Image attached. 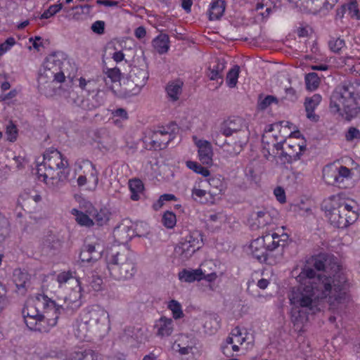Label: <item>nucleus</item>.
<instances>
[{
    "mask_svg": "<svg viewBox=\"0 0 360 360\" xmlns=\"http://www.w3.org/2000/svg\"><path fill=\"white\" fill-rule=\"evenodd\" d=\"M297 278L302 284L293 288L288 296L292 306V321L295 324L307 320V314H314L319 311L318 302L320 300H326L332 309L344 302L338 300L330 302V296L335 298L337 295L331 288V279L316 276V271L311 267L305 266Z\"/></svg>",
    "mask_w": 360,
    "mask_h": 360,
    "instance_id": "1",
    "label": "nucleus"
},
{
    "mask_svg": "<svg viewBox=\"0 0 360 360\" xmlns=\"http://www.w3.org/2000/svg\"><path fill=\"white\" fill-rule=\"evenodd\" d=\"M330 110L345 115L348 121L360 113V82H345L338 85L330 96Z\"/></svg>",
    "mask_w": 360,
    "mask_h": 360,
    "instance_id": "2",
    "label": "nucleus"
},
{
    "mask_svg": "<svg viewBox=\"0 0 360 360\" xmlns=\"http://www.w3.org/2000/svg\"><path fill=\"white\" fill-rule=\"evenodd\" d=\"M323 209L330 224L338 229L347 228L359 216L356 202L345 198L342 194L332 195L325 200Z\"/></svg>",
    "mask_w": 360,
    "mask_h": 360,
    "instance_id": "3",
    "label": "nucleus"
},
{
    "mask_svg": "<svg viewBox=\"0 0 360 360\" xmlns=\"http://www.w3.org/2000/svg\"><path fill=\"white\" fill-rule=\"evenodd\" d=\"M313 266L316 270L324 272L323 274H316V276H321L322 278L331 279V288L337 295H335V298L330 296V302H334V300L345 302L347 297L345 291L347 277L336 258L327 254H320L314 258Z\"/></svg>",
    "mask_w": 360,
    "mask_h": 360,
    "instance_id": "4",
    "label": "nucleus"
},
{
    "mask_svg": "<svg viewBox=\"0 0 360 360\" xmlns=\"http://www.w3.org/2000/svg\"><path fill=\"white\" fill-rule=\"evenodd\" d=\"M108 312L98 305L86 308L77 321L75 335L80 340H84L89 333L101 335L110 328Z\"/></svg>",
    "mask_w": 360,
    "mask_h": 360,
    "instance_id": "5",
    "label": "nucleus"
},
{
    "mask_svg": "<svg viewBox=\"0 0 360 360\" xmlns=\"http://www.w3.org/2000/svg\"><path fill=\"white\" fill-rule=\"evenodd\" d=\"M106 263L110 276L115 281L129 280L137 271L135 256L127 250L110 255Z\"/></svg>",
    "mask_w": 360,
    "mask_h": 360,
    "instance_id": "6",
    "label": "nucleus"
},
{
    "mask_svg": "<svg viewBox=\"0 0 360 360\" xmlns=\"http://www.w3.org/2000/svg\"><path fill=\"white\" fill-rule=\"evenodd\" d=\"M76 285L71 289V291L63 297V303L61 304H56L55 301L49 298L46 295H39L37 298V305L49 311L58 312L59 314L61 311L67 312H74L82 306V287L78 280L75 281Z\"/></svg>",
    "mask_w": 360,
    "mask_h": 360,
    "instance_id": "7",
    "label": "nucleus"
},
{
    "mask_svg": "<svg viewBox=\"0 0 360 360\" xmlns=\"http://www.w3.org/2000/svg\"><path fill=\"white\" fill-rule=\"evenodd\" d=\"M219 132L226 137L233 134L238 135V140L234 143L233 150L226 149V152L231 156L239 154L248 140V127L245 120L240 117H230L222 122L219 127Z\"/></svg>",
    "mask_w": 360,
    "mask_h": 360,
    "instance_id": "8",
    "label": "nucleus"
},
{
    "mask_svg": "<svg viewBox=\"0 0 360 360\" xmlns=\"http://www.w3.org/2000/svg\"><path fill=\"white\" fill-rule=\"evenodd\" d=\"M175 124L158 126L149 134L151 147L154 150H162L175 138Z\"/></svg>",
    "mask_w": 360,
    "mask_h": 360,
    "instance_id": "9",
    "label": "nucleus"
},
{
    "mask_svg": "<svg viewBox=\"0 0 360 360\" xmlns=\"http://www.w3.org/2000/svg\"><path fill=\"white\" fill-rule=\"evenodd\" d=\"M44 314H41L34 322L33 319L28 321V328L39 333H48L57 323L59 314L53 311H47L44 309Z\"/></svg>",
    "mask_w": 360,
    "mask_h": 360,
    "instance_id": "10",
    "label": "nucleus"
},
{
    "mask_svg": "<svg viewBox=\"0 0 360 360\" xmlns=\"http://www.w3.org/2000/svg\"><path fill=\"white\" fill-rule=\"evenodd\" d=\"M145 224L143 223L137 224L135 227L127 225H120L117 226L113 231L114 236L117 240L122 243H127L131 240L134 236L142 237L146 233H142L140 231V228H142Z\"/></svg>",
    "mask_w": 360,
    "mask_h": 360,
    "instance_id": "11",
    "label": "nucleus"
},
{
    "mask_svg": "<svg viewBox=\"0 0 360 360\" xmlns=\"http://www.w3.org/2000/svg\"><path fill=\"white\" fill-rule=\"evenodd\" d=\"M44 162L53 174L56 169H67L69 166L68 160L56 149L47 150L44 154Z\"/></svg>",
    "mask_w": 360,
    "mask_h": 360,
    "instance_id": "12",
    "label": "nucleus"
},
{
    "mask_svg": "<svg viewBox=\"0 0 360 360\" xmlns=\"http://www.w3.org/2000/svg\"><path fill=\"white\" fill-rule=\"evenodd\" d=\"M259 238L264 242V245L270 255L273 251L278 249L280 247H285L288 243L289 236L287 233L278 234V233H272Z\"/></svg>",
    "mask_w": 360,
    "mask_h": 360,
    "instance_id": "13",
    "label": "nucleus"
},
{
    "mask_svg": "<svg viewBox=\"0 0 360 360\" xmlns=\"http://www.w3.org/2000/svg\"><path fill=\"white\" fill-rule=\"evenodd\" d=\"M306 150V146L301 145L296 141L288 144L285 150H283L280 156L281 160L290 163L300 160L303 153Z\"/></svg>",
    "mask_w": 360,
    "mask_h": 360,
    "instance_id": "14",
    "label": "nucleus"
},
{
    "mask_svg": "<svg viewBox=\"0 0 360 360\" xmlns=\"http://www.w3.org/2000/svg\"><path fill=\"white\" fill-rule=\"evenodd\" d=\"M41 200V197L34 191H25L19 196L18 204L24 210L31 212L37 203Z\"/></svg>",
    "mask_w": 360,
    "mask_h": 360,
    "instance_id": "15",
    "label": "nucleus"
},
{
    "mask_svg": "<svg viewBox=\"0 0 360 360\" xmlns=\"http://www.w3.org/2000/svg\"><path fill=\"white\" fill-rule=\"evenodd\" d=\"M13 280L16 286V291L20 295H25L30 285V275L27 271L16 269L13 274Z\"/></svg>",
    "mask_w": 360,
    "mask_h": 360,
    "instance_id": "16",
    "label": "nucleus"
},
{
    "mask_svg": "<svg viewBox=\"0 0 360 360\" xmlns=\"http://www.w3.org/2000/svg\"><path fill=\"white\" fill-rule=\"evenodd\" d=\"M251 254L260 262H265L271 264L270 255L264 245V242L259 238L252 240L250 245Z\"/></svg>",
    "mask_w": 360,
    "mask_h": 360,
    "instance_id": "17",
    "label": "nucleus"
},
{
    "mask_svg": "<svg viewBox=\"0 0 360 360\" xmlns=\"http://www.w3.org/2000/svg\"><path fill=\"white\" fill-rule=\"evenodd\" d=\"M148 76L149 75L146 69L140 68L136 66L132 68L129 73V80L136 88L134 94H138L141 89L145 86Z\"/></svg>",
    "mask_w": 360,
    "mask_h": 360,
    "instance_id": "18",
    "label": "nucleus"
},
{
    "mask_svg": "<svg viewBox=\"0 0 360 360\" xmlns=\"http://www.w3.org/2000/svg\"><path fill=\"white\" fill-rule=\"evenodd\" d=\"M322 100L320 94H315L311 97H307L304 101V108L307 117L312 122H318L319 116L314 112L315 109L318 107Z\"/></svg>",
    "mask_w": 360,
    "mask_h": 360,
    "instance_id": "19",
    "label": "nucleus"
},
{
    "mask_svg": "<svg viewBox=\"0 0 360 360\" xmlns=\"http://www.w3.org/2000/svg\"><path fill=\"white\" fill-rule=\"evenodd\" d=\"M271 221L272 218L270 214L266 210H262L252 213L249 221L251 229L256 230L264 227Z\"/></svg>",
    "mask_w": 360,
    "mask_h": 360,
    "instance_id": "20",
    "label": "nucleus"
},
{
    "mask_svg": "<svg viewBox=\"0 0 360 360\" xmlns=\"http://www.w3.org/2000/svg\"><path fill=\"white\" fill-rule=\"evenodd\" d=\"M226 68V62L223 58H215L210 65L207 76L210 80L221 79V83L223 82V72Z\"/></svg>",
    "mask_w": 360,
    "mask_h": 360,
    "instance_id": "21",
    "label": "nucleus"
},
{
    "mask_svg": "<svg viewBox=\"0 0 360 360\" xmlns=\"http://www.w3.org/2000/svg\"><path fill=\"white\" fill-rule=\"evenodd\" d=\"M262 143L263 146V150L266 151L268 155H271V150L273 151L276 150L278 151L283 150V141H278V138L276 135L270 134L269 132L264 133L262 137Z\"/></svg>",
    "mask_w": 360,
    "mask_h": 360,
    "instance_id": "22",
    "label": "nucleus"
},
{
    "mask_svg": "<svg viewBox=\"0 0 360 360\" xmlns=\"http://www.w3.org/2000/svg\"><path fill=\"white\" fill-rule=\"evenodd\" d=\"M173 320L170 318L162 316L158 320L155 325L156 335L160 338L169 337L174 330Z\"/></svg>",
    "mask_w": 360,
    "mask_h": 360,
    "instance_id": "23",
    "label": "nucleus"
},
{
    "mask_svg": "<svg viewBox=\"0 0 360 360\" xmlns=\"http://www.w3.org/2000/svg\"><path fill=\"white\" fill-rule=\"evenodd\" d=\"M199 159L202 164L211 165L212 162L213 151L210 143L205 140L197 142Z\"/></svg>",
    "mask_w": 360,
    "mask_h": 360,
    "instance_id": "24",
    "label": "nucleus"
},
{
    "mask_svg": "<svg viewBox=\"0 0 360 360\" xmlns=\"http://www.w3.org/2000/svg\"><path fill=\"white\" fill-rule=\"evenodd\" d=\"M84 167L85 169L84 173L89 178V182L91 183L92 189L94 190L98 184V171L96 168V165L89 160H83L80 168Z\"/></svg>",
    "mask_w": 360,
    "mask_h": 360,
    "instance_id": "25",
    "label": "nucleus"
},
{
    "mask_svg": "<svg viewBox=\"0 0 360 360\" xmlns=\"http://www.w3.org/2000/svg\"><path fill=\"white\" fill-rule=\"evenodd\" d=\"M220 319L217 314H207L202 318L205 332L208 334L215 333L220 327Z\"/></svg>",
    "mask_w": 360,
    "mask_h": 360,
    "instance_id": "26",
    "label": "nucleus"
},
{
    "mask_svg": "<svg viewBox=\"0 0 360 360\" xmlns=\"http://www.w3.org/2000/svg\"><path fill=\"white\" fill-rule=\"evenodd\" d=\"M122 339L131 346H136L137 344L143 342L144 338L141 329L127 328L124 330Z\"/></svg>",
    "mask_w": 360,
    "mask_h": 360,
    "instance_id": "27",
    "label": "nucleus"
},
{
    "mask_svg": "<svg viewBox=\"0 0 360 360\" xmlns=\"http://www.w3.org/2000/svg\"><path fill=\"white\" fill-rule=\"evenodd\" d=\"M101 257V252L96 250L94 245L89 244L84 246L79 255V259L82 263L94 262Z\"/></svg>",
    "mask_w": 360,
    "mask_h": 360,
    "instance_id": "28",
    "label": "nucleus"
},
{
    "mask_svg": "<svg viewBox=\"0 0 360 360\" xmlns=\"http://www.w3.org/2000/svg\"><path fill=\"white\" fill-rule=\"evenodd\" d=\"M46 77L40 75L38 79V89L41 94L45 95L46 97H52L56 94V87L53 81H48Z\"/></svg>",
    "mask_w": 360,
    "mask_h": 360,
    "instance_id": "29",
    "label": "nucleus"
},
{
    "mask_svg": "<svg viewBox=\"0 0 360 360\" xmlns=\"http://www.w3.org/2000/svg\"><path fill=\"white\" fill-rule=\"evenodd\" d=\"M62 64L63 62L58 58L56 54L50 55L46 58L44 63V72L41 75H46L50 74V72L60 70H61Z\"/></svg>",
    "mask_w": 360,
    "mask_h": 360,
    "instance_id": "30",
    "label": "nucleus"
},
{
    "mask_svg": "<svg viewBox=\"0 0 360 360\" xmlns=\"http://www.w3.org/2000/svg\"><path fill=\"white\" fill-rule=\"evenodd\" d=\"M183 84L184 82L181 79H176L167 84L166 91L169 98L172 101H176L179 100V96L182 92Z\"/></svg>",
    "mask_w": 360,
    "mask_h": 360,
    "instance_id": "31",
    "label": "nucleus"
},
{
    "mask_svg": "<svg viewBox=\"0 0 360 360\" xmlns=\"http://www.w3.org/2000/svg\"><path fill=\"white\" fill-rule=\"evenodd\" d=\"M335 169L337 172L338 186L340 188H346L347 181L351 180L353 176L352 170L343 165L335 167Z\"/></svg>",
    "mask_w": 360,
    "mask_h": 360,
    "instance_id": "32",
    "label": "nucleus"
},
{
    "mask_svg": "<svg viewBox=\"0 0 360 360\" xmlns=\"http://www.w3.org/2000/svg\"><path fill=\"white\" fill-rule=\"evenodd\" d=\"M203 271L201 269L194 270L184 269L179 273L180 280L187 283H192L195 281L202 280Z\"/></svg>",
    "mask_w": 360,
    "mask_h": 360,
    "instance_id": "33",
    "label": "nucleus"
},
{
    "mask_svg": "<svg viewBox=\"0 0 360 360\" xmlns=\"http://www.w3.org/2000/svg\"><path fill=\"white\" fill-rule=\"evenodd\" d=\"M169 37L166 34H160L153 40V46L160 54L165 53L168 51L169 46Z\"/></svg>",
    "mask_w": 360,
    "mask_h": 360,
    "instance_id": "34",
    "label": "nucleus"
},
{
    "mask_svg": "<svg viewBox=\"0 0 360 360\" xmlns=\"http://www.w3.org/2000/svg\"><path fill=\"white\" fill-rule=\"evenodd\" d=\"M225 11V2L222 0H214L211 4L209 15L210 20H219Z\"/></svg>",
    "mask_w": 360,
    "mask_h": 360,
    "instance_id": "35",
    "label": "nucleus"
},
{
    "mask_svg": "<svg viewBox=\"0 0 360 360\" xmlns=\"http://www.w3.org/2000/svg\"><path fill=\"white\" fill-rule=\"evenodd\" d=\"M38 297H39V295L37 297L35 307L31 306V307H25L22 309V316L24 319L25 323L26 324V326L27 327H29V325H30V323H28V321L33 319V322H34V321H36L41 315V314H39L38 308H42L44 309L42 305H41V307L37 305Z\"/></svg>",
    "mask_w": 360,
    "mask_h": 360,
    "instance_id": "36",
    "label": "nucleus"
},
{
    "mask_svg": "<svg viewBox=\"0 0 360 360\" xmlns=\"http://www.w3.org/2000/svg\"><path fill=\"white\" fill-rule=\"evenodd\" d=\"M198 250V247H193L184 240L176 247L175 252L183 259H188Z\"/></svg>",
    "mask_w": 360,
    "mask_h": 360,
    "instance_id": "37",
    "label": "nucleus"
},
{
    "mask_svg": "<svg viewBox=\"0 0 360 360\" xmlns=\"http://www.w3.org/2000/svg\"><path fill=\"white\" fill-rule=\"evenodd\" d=\"M129 188L131 191V199L136 201L140 199V194L143 193L144 186L143 182L139 179L129 181Z\"/></svg>",
    "mask_w": 360,
    "mask_h": 360,
    "instance_id": "38",
    "label": "nucleus"
},
{
    "mask_svg": "<svg viewBox=\"0 0 360 360\" xmlns=\"http://www.w3.org/2000/svg\"><path fill=\"white\" fill-rule=\"evenodd\" d=\"M62 244V239L55 234L47 235L43 240L44 246L51 250H58L61 248Z\"/></svg>",
    "mask_w": 360,
    "mask_h": 360,
    "instance_id": "39",
    "label": "nucleus"
},
{
    "mask_svg": "<svg viewBox=\"0 0 360 360\" xmlns=\"http://www.w3.org/2000/svg\"><path fill=\"white\" fill-rule=\"evenodd\" d=\"M106 77H103L104 82L105 84L108 86L110 89H113V86L112 84H110L109 82L112 83L118 82L120 79V70L119 68H114L108 69L105 72Z\"/></svg>",
    "mask_w": 360,
    "mask_h": 360,
    "instance_id": "40",
    "label": "nucleus"
},
{
    "mask_svg": "<svg viewBox=\"0 0 360 360\" xmlns=\"http://www.w3.org/2000/svg\"><path fill=\"white\" fill-rule=\"evenodd\" d=\"M68 172L60 171L57 173V176L54 174L51 176V179L47 182V186L52 188H60L63 183L68 179Z\"/></svg>",
    "mask_w": 360,
    "mask_h": 360,
    "instance_id": "41",
    "label": "nucleus"
},
{
    "mask_svg": "<svg viewBox=\"0 0 360 360\" xmlns=\"http://www.w3.org/2000/svg\"><path fill=\"white\" fill-rule=\"evenodd\" d=\"M72 214L75 216L76 221L82 226L91 227L94 224V221L84 212L72 209Z\"/></svg>",
    "mask_w": 360,
    "mask_h": 360,
    "instance_id": "42",
    "label": "nucleus"
},
{
    "mask_svg": "<svg viewBox=\"0 0 360 360\" xmlns=\"http://www.w3.org/2000/svg\"><path fill=\"white\" fill-rule=\"evenodd\" d=\"M211 188L208 191V194L212 196H216L219 194L224 188V185L221 179L218 177H212L207 180Z\"/></svg>",
    "mask_w": 360,
    "mask_h": 360,
    "instance_id": "43",
    "label": "nucleus"
},
{
    "mask_svg": "<svg viewBox=\"0 0 360 360\" xmlns=\"http://www.w3.org/2000/svg\"><path fill=\"white\" fill-rule=\"evenodd\" d=\"M37 174L39 179L42 178V181L47 185V182L51 179V176H52L53 174L51 169H49L47 165H45V162L43 161V163L37 165Z\"/></svg>",
    "mask_w": 360,
    "mask_h": 360,
    "instance_id": "44",
    "label": "nucleus"
},
{
    "mask_svg": "<svg viewBox=\"0 0 360 360\" xmlns=\"http://www.w3.org/2000/svg\"><path fill=\"white\" fill-rule=\"evenodd\" d=\"M240 67L234 65L227 73L226 82L229 87L234 88L238 82Z\"/></svg>",
    "mask_w": 360,
    "mask_h": 360,
    "instance_id": "45",
    "label": "nucleus"
},
{
    "mask_svg": "<svg viewBox=\"0 0 360 360\" xmlns=\"http://www.w3.org/2000/svg\"><path fill=\"white\" fill-rule=\"evenodd\" d=\"M323 178L326 183L338 186L337 172L335 167H328L323 171Z\"/></svg>",
    "mask_w": 360,
    "mask_h": 360,
    "instance_id": "46",
    "label": "nucleus"
},
{
    "mask_svg": "<svg viewBox=\"0 0 360 360\" xmlns=\"http://www.w3.org/2000/svg\"><path fill=\"white\" fill-rule=\"evenodd\" d=\"M110 215L111 213L107 208H101L94 214L95 223L98 226H103L108 222Z\"/></svg>",
    "mask_w": 360,
    "mask_h": 360,
    "instance_id": "47",
    "label": "nucleus"
},
{
    "mask_svg": "<svg viewBox=\"0 0 360 360\" xmlns=\"http://www.w3.org/2000/svg\"><path fill=\"white\" fill-rule=\"evenodd\" d=\"M305 83L307 89L314 91L320 84V78L315 72L308 73L305 76Z\"/></svg>",
    "mask_w": 360,
    "mask_h": 360,
    "instance_id": "48",
    "label": "nucleus"
},
{
    "mask_svg": "<svg viewBox=\"0 0 360 360\" xmlns=\"http://www.w3.org/2000/svg\"><path fill=\"white\" fill-rule=\"evenodd\" d=\"M188 243L192 245L193 247H198V249L201 247L202 243V235L199 231H193L190 233L184 239Z\"/></svg>",
    "mask_w": 360,
    "mask_h": 360,
    "instance_id": "49",
    "label": "nucleus"
},
{
    "mask_svg": "<svg viewBox=\"0 0 360 360\" xmlns=\"http://www.w3.org/2000/svg\"><path fill=\"white\" fill-rule=\"evenodd\" d=\"M176 200V197L174 194L171 193H165L163 195H161L158 200H157L153 204V208L154 210L157 211L162 208V207L164 205L165 202L167 201H175Z\"/></svg>",
    "mask_w": 360,
    "mask_h": 360,
    "instance_id": "50",
    "label": "nucleus"
},
{
    "mask_svg": "<svg viewBox=\"0 0 360 360\" xmlns=\"http://www.w3.org/2000/svg\"><path fill=\"white\" fill-rule=\"evenodd\" d=\"M231 335L234 336V345L232 346V349L234 352L239 351L238 345H243L245 341V338L242 337V333L239 327L233 328L231 333Z\"/></svg>",
    "mask_w": 360,
    "mask_h": 360,
    "instance_id": "51",
    "label": "nucleus"
},
{
    "mask_svg": "<svg viewBox=\"0 0 360 360\" xmlns=\"http://www.w3.org/2000/svg\"><path fill=\"white\" fill-rule=\"evenodd\" d=\"M207 195H209L208 191H206L205 190L196 188H193L192 189L193 199L200 203L205 204L209 202Z\"/></svg>",
    "mask_w": 360,
    "mask_h": 360,
    "instance_id": "52",
    "label": "nucleus"
},
{
    "mask_svg": "<svg viewBox=\"0 0 360 360\" xmlns=\"http://www.w3.org/2000/svg\"><path fill=\"white\" fill-rule=\"evenodd\" d=\"M186 166L190 169L194 171L197 174H201L203 176L207 177L210 175V171L196 162L187 161Z\"/></svg>",
    "mask_w": 360,
    "mask_h": 360,
    "instance_id": "53",
    "label": "nucleus"
},
{
    "mask_svg": "<svg viewBox=\"0 0 360 360\" xmlns=\"http://www.w3.org/2000/svg\"><path fill=\"white\" fill-rule=\"evenodd\" d=\"M162 222L165 227L172 229L176 223V215L172 212L167 211L162 216Z\"/></svg>",
    "mask_w": 360,
    "mask_h": 360,
    "instance_id": "54",
    "label": "nucleus"
},
{
    "mask_svg": "<svg viewBox=\"0 0 360 360\" xmlns=\"http://www.w3.org/2000/svg\"><path fill=\"white\" fill-rule=\"evenodd\" d=\"M168 308L172 311L173 317L175 319H180L184 316L181 306L176 300H171L168 304Z\"/></svg>",
    "mask_w": 360,
    "mask_h": 360,
    "instance_id": "55",
    "label": "nucleus"
},
{
    "mask_svg": "<svg viewBox=\"0 0 360 360\" xmlns=\"http://www.w3.org/2000/svg\"><path fill=\"white\" fill-rule=\"evenodd\" d=\"M18 134V131L16 126L12 122H9L6 127L7 140L10 142H14L17 139Z\"/></svg>",
    "mask_w": 360,
    "mask_h": 360,
    "instance_id": "56",
    "label": "nucleus"
},
{
    "mask_svg": "<svg viewBox=\"0 0 360 360\" xmlns=\"http://www.w3.org/2000/svg\"><path fill=\"white\" fill-rule=\"evenodd\" d=\"M63 4L51 5L41 15V19H48L58 13L63 8Z\"/></svg>",
    "mask_w": 360,
    "mask_h": 360,
    "instance_id": "57",
    "label": "nucleus"
},
{
    "mask_svg": "<svg viewBox=\"0 0 360 360\" xmlns=\"http://www.w3.org/2000/svg\"><path fill=\"white\" fill-rule=\"evenodd\" d=\"M273 103H278V99L276 96H266L264 98L260 99L258 101V108L264 110L267 108L271 104Z\"/></svg>",
    "mask_w": 360,
    "mask_h": 360,
    "instance_id": "58",
    "label": "nucleus"
},
{
    "mask_svg": "<svg viewBox=\"0 0 360 360\" xmlns=\"http://www.w3.org/2000/svg\"><path fill=\"white\" fill-rule=\"evenodd\" d=\"M8 234V221L0 216V244L2 243Z\"/></svg>",
    "mask_w": 360,
    "mask_h": 360,
    "instance_id": "59",
    "label": "nucleus"
},
{
    "mask_svg": "<svg viewBox=\"0 0 360 360\" xmlns=\"http://www.w3.org/2000/svg\"><path fill=\"white\" fill-rule=\"evenodd\" d=\"M329 47L334 53H339L345 46V41L340 38L332 39L328 42Z\"/></svg>",
    "mask_w": 360,
    "mask_h": 360,
    "instance_id": "60",
    "label": "nucleus"
},
{
    "mask_svg": "<svg viewBox=\"0 0 360 360\" xmlns=\"http://www.w3.org/2000/svg\"><path fill=\"white\" fill-rule=\"evenodd\" d=\"M212 139L216 145H217L218 146H220L221 148H224V150L225 151H226V149H230L229 148L230 144L229 143H227L226 141H224L221 139V136L219 132H217V131L213 132L212 134Z\"/></svg>",
    "mask_w": 360,
    "mask_h": 360,
    "instance_id": "61",
    "label": "nucleus"
},
{
    "mask_svg": "<svg viewBox=\"0 0 360 360\" xmlns=\"http://www.w3.org/2000/svg\"><path fill=\"white\" fill-rule=\"evenodd\" d=\"M347 6V11H348V14L352 18H355L356 19H360V12L358 8V5L356 2L352 1L350 2Z\"/></svg>",
    "mask_w": 360,
    "mask_h": 360,
    "instance_id": "62",
    "label": "nucleus"
},
{
    "mask_svg": "<svg viewBox=\"0 0 360 360\" xmlns=\"http://www.w3.org/2000/svg\"><path fill=\"white\" fill-rule=\"evenodd\" d=\"M96 82L94 79L86 80L83 77H80L79 79V87L88 91H94L93 87L96 85Z\"/></svg>",
    "mask_w": 360,
    "mask_h": 360,
    "instance_id": "63",
    "label": "nucleus"
},
{
    "mask_svg": "<svg viewBox=\"0 0 360 360\" xmlns=\"http://www.w3.org/2000/svg\"><path fill=\"white\" fill-rule=\"evenodd\" d=\"M345 139L347 141H352L354 139H360V131L356 127H349L345 134Z\"/></svg>",
    "mask_w": 360,
    "mask_h": 360,
    "instance_id": "64",
    "label": "nucleus"
}]
</instances>
